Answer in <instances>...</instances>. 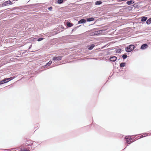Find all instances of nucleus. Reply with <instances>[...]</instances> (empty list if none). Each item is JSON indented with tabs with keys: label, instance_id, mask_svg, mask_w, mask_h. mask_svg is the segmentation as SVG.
Wrapping results in <instances>:
<instances>
[{
	"label": "nucleus",
	"instance_id": "nucleus-1",
	"mask_svg": "<svg viewBox=\"0 0 151 151\" xmlns=\"http://www.w3.org/2000/svg\"><path fill=\"white\" fill-rule=\"evenodd\" d=\"M126 141L128 144H130L131 143L132 139L130 136H127L126 137Z\"/></svg>",
	"mask_w": 151,
	"mask_h": 151
},
{
	"label": "nucleus",
	"instance_id": "nucleus-2",
	"mask_svg": "<svg viewBox=\"0 0 151 151\" xmlns=\"http://www.w3.org/2000/svg\"><path fill=\"white\" fill-rule=\"evenodd\" d=\"M132 46V45H131L127 47L125 49L126 51L127 52H131L132 50V48H131Z\"/></svg>",
	"mask_w": 151,
	"mask_h": 151
},
{
	"label": "nucleus",
	"instance_id": "nucleus-3",
	"mask_svg": "<svg viewBox=\"0 0 151 151\" xmlns=\"http://www.w3.org/2000/svg\"><path fill=\"white\" fill-rule=\"evenodd\" d=\"M62 59V56H58L54 57L52 58V60H53L59 61Z\"/></svg>",
	"mask_w": 151,
	"mask_h": 151
},
{
	"label": "nucleus",
	"instance_id": "nucleus-4",
	"mask_svg": "<svg viewBox=\"0 0 151 151\" xmlns=\"http://www.w3.org/2000/svg\"><path fill=\"white\" fill-rule=\"evenodd\" d=\"M12 3L10 1H5L3 4V6H6L8 4H12Z\"/></svg>",
	"mask_w": 151,
	"mask_h": 151
},
{
	"label": "nucleus",
	"instance_id": "nucleus-5",
	"mask_svg": "<svg viewBox=\"0 0 151 151\" xmlns=\"http://www.w3.org/2000/svg\"><path fill=\"white\" fill-rule=\"evenodd\" d=\"M117 58L116 57L113 56L110 58V60L112 62L115 61L116 60Z\"/></svg>",
	"mask_w": 151,
	"mask_h": 151
},
{
	"label": "nucleus",
	"instance_id": "nucleus-6",
	"mask_svg": "<svg viewBox=\"0 0 151 151\" xmlns=\"http://www.w3.org/2000/svg\"><path fill=\"white\" fill-rule=\"evenodd\" d=\"M148 47L147 45L146 44H144L142 45L141 47V49L144 50L147 48Z\"/></svg>",
	"mask_w": 151,
	"mask_h": 151
},
{
	"label": "nucleus",
	"instance_id": "nucleus-7",
	"mask_svg": "<svg viewBox=\"0 0 151 151\" xmlns=\"http://www.w3.org/2000/svg\"><path fill=\"white\" fill-rule=\"evenodd\" d=\"M86 20L84 19H82L78 21V23L79 24L84 23H86Z\"/></svg>",
	"mask_w": 151,
	"mask_h": 151
},
{
	"label": "nucleus",
	"instance_id": "nucleus-8",
	"mask_svg": "<svg viewBox=\"0 0 151 151\" xmlns=\"http://www.w3.org/2000/svg\"><path fill=\"white\" fill-rule=\"evenodd\" d=\"M66 24L68 27H70L73 25V24L69 22H67Z\"/></svg>",
	"mask_w": 151,
	"mask_h": 151
},
{
	"label": "nucleus",
	"instance_id": "nucleus-9",
	"mask_svg": "<svg viewBox=\"0 0 151 151\" xmlns=\"http://www.w3.org/2000/svg\"><path fill=\"white\" fill-rule=\"evenodd\" d=\"M141 21L142 22H144L146 21L147 19V17H141Z\"/></svg>",
	"mask_w": 151,
	"mask_h": 151
},
{
	"label": "nucleus",
	"instance_id": "nucleus-10",
	"mask_svg": "<svg viewBox=\"0 0 151 151\" xmlns=\"http://www.w3.org/2000/svg\"><path fill=\"white\" fill-rule=\"evenodd\" d=\"M3 80V81H4V83H5L10 81L11 80V79L10 78H7L4 79Z\"/></svg>",
	"mask_w": 151,
	"mask_h": 151
},
{
	"label": "nucleus",
	"instance_id": "nucleus-11",
	"mask_svg": "<svg viewBox=\"0 0 151 151\" xmlns=\"http://www.w3.org/2000/svg\"><path fill=\"white\" fill-rule=\"evenodd\" d=\"M95 45L94 44H92L90 47H88V49L89 50H91L93 49V48L94 47Z\"/></svg>",
	"mask_w": 151,
	"mask_h": 151
},
{
	"label": "nucleus",
	"instance_id": "nucleus-12",
	"mask_svg": "<svg viewBox=\"0 0 151 151\" xmlns=\"http://www.w3.org/2000/svg\"><path fill=\"white\" fill-rule=\"evenodd\" d=\"M94 20V18L93 17H91L87 19V21L88 22H91L93 21Z\"/></svg>",
	"mask_w": 151,
	"mask_h": 151
},
{
	"label": "nucleus",
	"instance_id": "nucleus-13",
	"mask_svg": "<svg viewBox=\"0 0 151 151\" xmlns=\"http://www.w3.org/2000/svg\"><path fill=\"white\" fill-rule=\"evenodd\" d=\"M138 6V3H135L133 5V6L134 8V9L137 8V9Z\"/></svg>",
	"mask_w": 151,
	"mask_h": 151
},
{
	"label": "nucleus",
	"instance_id": "nucleus-14",
	"mask_svg": "<svg viewBox=\"0 0 151 151\" xmlns=\"http://www.w3.org/2000/svg\"><path fill=\"white\" fill-rule=\"evenodd\" d=\"M52 63V62L51 61H50L47 63V64L45 66L47 67V66H48L50 65H51V64Z\"/></svg>",
	"mask_w": 151,
	"mask_h": 151
},
{
	"label": "nucleus",
	"instance_id": "nucleus-15",
	"mask_svg": "<svg viewBox=\"0 0 151 151\" xmlns=\"http://www.w3.org/2000/svg\"><path fill=\"white\" fill-rule=\"evenodd\" d=\"M102 2L101 1H98L95 2V5H100L101 4Z\"/></svg>",
	"mask_w": 151,
	"mask_h": 151
},
{
	"label": "nucleus",
	"instance_id": "nucleus-16",
	"mask_svg": "<svg viewBox=\"0 0 151 151\" xmlns=\"http://www.w3.org/2000/svg\"><path fill=\"white\" fill-rule=\"evenodd\" d=\"M125 63H122L120 64V66L121 67H124L125 66Z\"/></svg>",
	"mask_w": 151,
	"mask_h": 151
},
{
	"label": "nucleus",
	"instance_id": "nucleus-17",
	"mask_svg": "<svg viewBox=\"0 0 151 151\" xmlns=\"http://www.w3.org/2000/svg\"><path fill=\"white\" fill-rule=\"evenodd\" d=\"M63 2V0H58V3L59 4H61Z\"/></svg>",
	"mask_w": 151,
	"mask_h": 151
},
{
	"label": "nucleus",
	"instance_id": "nucleus-18",
	"mask_svg": "<svg viewBox=\"0 0 151 151\" xmlns=\"http://www.w3.org/2000/svg\"><path fill=\"white\" fill-rule=\"evenodd\" d=\"M146 23L148 24H149L151 23V22L150 20V19H149L147 20Z\"/></svg>",
	"mask_w": 151,
	"mask_h": 151
},
{
	"label": "nucleus",
	"instance_id": "nucleus-19",
	"mask_svg": "<svg viewBox=\"0 0 151 151\" xmlns=\"http://www.w3.org/2000/svg\"><path fill=\"white\" fill-rule=\"evenodd\" d=\"M127 55L126 54L123 55L122 56V58L123 59H125L127 58Z\"/></svg>",
	"mask_w": 151,
	"mask_h": 151
},
{
	"label": "nucleus",
	"instance_id": "nucleus-20",
	"mask_svg": "<svg viewBox=\"0 0 151 151\" xmlns=\"http://www.w3.org/2000/svg\"><path fill=\"white\" fill-rule=\"evenodd\" d=\"M132 1H127V3L128 5H130L132 3Z\"/></svg>",
	"mask_w": 151,
	"mask_h": 151
},
{
	"label": "nucleus",
	"instance_id": "nucleus-21",
	"mask_svg": "<svg viewBox=\"0 0 151 151\" xmlns=\"http://www.w3.org/2000/svg\"><path fill=\"white\" fill-rule=\"evenodd\" d=\"M44 39V38H39L38 40H37V41H41L43 39Z\"/></svg>",
	"mask_w": 151,
	"mask_h": 151
},
{
	"label": "nucleus",
	"instance_id": "nucleus-22",
	"mask_svg": "<svg viewBox=\"0 0 151 151\" xmlns=\"http://www.w3.org/2000/svg\"><path fill=\"white\" fill-rule=\"evenodd\" d=\"M78 27H75L72 30V32H73V31H74L76 30L77 29Z\"/></svg>",
	"mask_w": 151,
	"mask_h": 151
},
{
	"label": "nucleus",
	"instance_id": "nucleus-23",
	"mask_svg": "<svg viewBox=\"0 0 151 151\" xmlns=\"http://www.w3.org/2000/svg\"><path fill=\"white\" fill-rule=\"evenodd\" d=\"M121 51V49H119L117 50V51H116V52L119 53H120Z\"/></svg>",
	"mask_w": 151,
	"mask_h": 151
},
{
	"label": "nucleus",
	"instance_id": "nucleus-24",
	"mask_svg": "<svg viewBox=\"0 0 151 151\" xmlns=\"http://www.w3.org/2000/svg\"><path fill=\"white\" fill-rule=\"evenodd\" d=\"M3 81V80L1 81L0 82V84H2L4 83V81Z\"/></svg>",
	"mask_w": 151,
	"mask_h": 151
},
{
	"label": "nucleus",
	"instance_id": "nucleus-25",
	"mask_svg": "<svg viewBox=\"0 0 151 151\" xmlns=\"http://www.w3.org/2000/svg\"><path fill=\"white\" fill-rule=\"evenodd\" d=\"M52 9V7H49L48 9L50 11Z\"/></svg>",
	"mask_w": 151,
	"mask_h": 151
},
{
	"label": "nucleus",
	"instance_id": "nucleus-26",
	"mask_svg": "<svg viewBox=\"0 0 151 151\" xmlns=\"http://www.w3.org/2000/svg\"><path fill=\"white\" fill-rule=\"evenodd\" d=\"M21 151H30L29 150H25L24 149H23V150H21Z\"/></svg>",
	"mask_w": 151,
	"mask_h": 151
},
{
	"label": "nucleus",
	"instance_id": "nucleus-27",
	"mask_svg": "<svg viewBox=\"0 0 151 151\" xmlns=\"http://www.w3.org/2000/svg\"><path fill=\"white\" fill-rule=\"evenodd\" d=\"M119 0V1H127V0Z\"/></svg>",
	"mask_w": 151,
	"mask_h": 151
},
{
	"label": "nucleus",
	"instance_id": "nucleus-28",
	"mask_svg": "<svg viewBox=\"0 0 151 151\" xmlns=\"http://www.w3.org/2000/svg\"><path fill=\"white\" fill-rule=\"evenodd\" d=\"M31 46H30V47H29V48H31Z\"/></svg>",
	"mask_w": 151,
	"mask_h": 151
},
{
	"label": "nucleus",
	"instance_id": "nucleus-29",
	"mask_svg": "<svg viewBox=\"0 0 151 151\" xmlns=\"http://www.w3.org/2000/svg\"><path fill=\"white\" fill-rule=\"evenodd\" d=\"M133 49H132V50H134V47H133Z\"/></svg>",
	"mask_w": 151,
	"mask_h": 151
}]
</instances>
